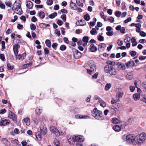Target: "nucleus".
<instances>
[{"instance_id":"nucleus-37","label":"nucleus","mask_w":146,"mask_h":146,"mask_svg":"<svg viewBox=\"0 0 146 146\" xmlns=\"http://www.w3.org/2000/svg\"><path fill=\"white\" fill-rule=\"evenodd\" d=\"M119 101V100L117 98L115 99L113 98L111 101V104H115L118 102Z\"/></svg>"},{"instance_id":"nucleus-34","label":"nucleus","mask_w":146,"mask_h":146,"mask_svg":"<svg viewBox=\"0 0 146 146\" xmlns=\"http://www.w3.org/2000/svg\"><path fill=\"white\" fill-rule=\"evenodd\" d=\"M57 14L56 12H54L53 13L51 14L48 15V17L51 19L54 18L55 17L57 16Z\"/></svg>"},{"instance_id":"nucleus-7","label":"nucleus","mask_w":146,"mask_h":146,"mask_svg":"<svg viewBox=\"0 0 146 146\" xmlns=\"http://www.w3.org/2000/svg\"><path fill=\"white\" fill-rule=\"evenodd\" d=\"M10 122V121L9 120L2 117L1 119L0 122V125L5 126L9 125Z\"/></svg>"},{"instance_id":"nucleus-46","label":"nucleus","mask_w":146,"mask_h":146,"mask_svg":"<svg viewBox=\"0 0 146 146\" xmlns=\"http://www.w3.org/2000/svg\"><path fill=\"white\" fill-rule=\"evenodd\" d=\"M61 18L62 19L64 22H65L66 20V15L65 14H63L61 15Z\"/></svg>"},{"instance_id":"nucleus-22","label":"nucleus","mask_w":146,"mask_h":146,"mask_svg":"<svg viewBox=\"0 0 146 146\" xmlns=\"http://www.w3.org/2000/svg\"><path fill=\"white\" fill-rule=\"evenodd\" d=\"M26 5L29 9H30L33 7V4L31 1H28L27 2Z\"/></svg>"},{"instance_id":"nucleus-64","label":"nucleus","mask_w":146,"mask_h":146,"mask_svg":"<svg viewBox=\"0 0 146 146\" xmlns=\"http://www.w3.org/2000/svg\"><path fill=\"white\" fill-rule=\"evenodd\" d=\"M49 53V51L48 49L47 48H44V53L45 54H48Z\"/></svg>"},{"instance_id":"nucleus-41","label":"nucleus","mask_w":146,"mask_h":146,"mask_svg":"<svg viewBox=\"0 0 146 146\" xmlns=\"http://www.w3.org/2000/svg\"><path fill=\"white\" fill-rule=\"evenodd\" d=\"M84 18L86 21H88L90 19V16L88 14H86L84 16Z\"/></svg>"},{"instance_id":"nucleus-63","label":"nucleus","mask_w":146,"mask_h":146,"mask_svg":"<svg viewBox=\"0 0 146 146\" xmlns=\"http://www.w3.org/2000/svg\"><path fill=\"white\" fill-rule=\"evenodd\" d=\"M31 21H32L35 22L37 21V19L35 16H33L31 19Z\"/></svg>"},{"instance_id":"nucleus-8","label":"nucleus","mask_w":146,"mask_h":146,"mask_svg":"<svg viewBox=\"0 0 146 146\" xmlns=\"http://www.w3.org/2000/svg\"><path fill=\"white\" fill-rule=\"evenodd\" d=\"M40 132L41 134L44 135L47 133V129L44 125H41L40 127Z\"/></svg>"},{"instance_id":"nucleus-45","label":"nucleus","mask_w":146,"mask_h":146,"mask_svg":"<svg viewBox=\"0 0 146 146\" xmlns=\"http://www.w3.org/2000/svg\"><path fill=\"white\" fill-rule=\"evenodd\" d=\"M98 39L100 41H103L104 40V37L101 35H99L97 36Z\"/></svg>"},{"instance_id":"nucleus-42","label":"nucleus","mask_w":146,"mask_h":146,"mask_svg":"<svg viewBox=\"0 0 146 146\" xmlns=\"http://www.w3.org/2000/svg\"><path fill=\"white\" fill-rule=\"evenodd\" d=\"M108 21L111 23H113L115 21L114 18L112 17L108 18Z\"/></svg>"},{"instance_id":"nucleus-62","label":"nucleus","mask_w":146,"mask_h":146,"mask_svg":"<svg viewBox=\"0 0 146 146\" xmlns=\"http://www.w3.org/2000/svg\"><path fill=\"white\" fill-rule=\"evenodd\" d=\"M123 42L119 40H118L117 41V44L120 46L122 45L123 44Z\"/></svg>"},{"instance_id":"nucleus-51","label":"nucleus","mask_w":146,"mask_h":146,"mask_svg":"<svg viewBox=\"0 0 146 146\" xmlns=\"http://www.w3.org/2000/svg\"><path fill=\"white\" fill-rule=\"evenodd\" d=\"M107 63L109 64V65H111L112 66H114L115 65V62H114L111 61H108Z\"/></svg>"},{"instance_id":"nucleus-21","label":"nucleus","mask_w":146,"mask_h":146,"mask_svg":"<svg viewBox=\"0 0 146 146\" xmlns=\"http://www.w3.org/2000/svg\"><path fill=\"white\" fill-rule=\"evenodd\" d=\"M90 46V50L92 52H95L97 50V48L94 46V44H91Z\"/></svg>"},{"instance_id":"nucleus-14","label":"nucleus","mask_w":146,"mask_h":146,"mask_svg":"<svg viewBox=\"0 0 146 146\" xmlns=\"http://www.w3.org/2000/svg\"><path fill=\"white\" fill-rule=\"evenodd\" d=\"M19 47L20 46L17 44L16 45L13 46V50L14 54L15 56L19 52L18 49Z\"/></svg>"},{"instance_id":"nucleus-5","label":"nucleus","mask_w":146,"mask_h":146,"mask_svg":"<svg viewBox=\"0 0 146 146\" xmlns=\"http://www.w3.org/2000/svg\"><path fill=\"white\" fill-rule=\"evenodd\" d=\"M126 140L127 142L132 143L134 144H136V136L132 134H129L127 136Z\"/></svg>"},{"instance_id":"nucleus-15","label":"nucleus","mask_w":146,"mask_h":146,"mask_svg":"<svg viewBox=\"0 0 146 146\" xmlns=\"http://www.w3.org/2000/svg\"><path fill=\"white\" fill-rule=\"evenodd\" d=\"M117 67L118 69L121 70H125L126 69V67L124 64L119 62L117 64Z\"/></svg>"},{"instance_id":"nucleus-1","label":"nucleus","mask_w":146,"mask_h":146,"mask_svg":"<svg viewBox=\"0 0 146 146\" xmlns=\"http://www.w3.org/2000/svg\"><path fill=\"white\" fill-rule=\"evenodd\" d=\"M146 140V133L142 132L136 136V144L141 145L144 143Z\"/></svg>"},{"instance_id":"nucleus-33","label":"nucleus","mask_w":146,"mask_h":146,"mask_svg":"<svg viewBox=\"0 0 146 146\" xmlns=\"http://www.w3.org/2000/svg\"><path fill=\"white\" fill-rule=\"evenodd\" d=\"M38 15L40 17L41 19L44 18L45 16L44 13L42 11L38 13Z\"/></svg>"},{"instance_id":"nucleus-6","label":"nucleus","mask_w":146,"mask_h":146,"mask_svg":"<svg viewBox=\"0 0 146 146\" xmlns=\"http://www.w3.org/2000/svg\"><path fill=\"white\" fill-rule=\"evenodd\" d=\"M72 140L74 142H82L84 141L83 137L81 135H75L73 136Z\"/></svg>"},{"instance_id":"nucleus-50","label":"nucleus","mask_w":146,"mask_h":146,"mask_svg":"<svg viewBox=\"0 0 146 146\" xmlns=\"http://www.w3.org/2000/svg\"><path fill=\"white\" fill-rule=\"evenodd\" d=\"M0 59L3 61L5 60V58L3 54H0Z\"/></svg>"},{"instance_id":"nucleus-43","label":"nucleus","mask_w":146,"mask_h":146,"mask_svg":"<svg viewBox=\"0 0 146 146\" xmlns=\"http://www.w3.org/2000/svg\"><path fill=\"white\" fill-rule=\"evenodd\" d=\"M36 113L37 114H40L41 112V110L39 108H37L35 110Z\"/></svg>"},{"instance_id":"nucleus-32","label":"nucleus","mask_w":146,"mask_h":146,"mask_svg":"<svg viewBox=\"0 0 146 146\" xmlns=\"http://www.w3.org/2000/svg\"><path fill=\"white\" fill-rule=\"evenodd\" d=\"M45 43L48 47L50 48L51 46V42L49 40H46L45 41Z\"/></svg>"},{"instance_id":"nucleus-44","label":"nucleus","mask_w":146,"mask_h":146,"mask_svg":"<svg viewBox=\"0 0 146 146\" xmlns=\"http://www.w3.org/2000/svg\"><path fill=\"white\" fill-rule=\"evenodd\" d=\"M31 29L32 31L35 30L36 28V26L34 24H31L30 25Z\"/></svg>"},{"instance_id":"nucleus-24","label":"nucleus","mask_w":146,"mask_h":146,"mask_svg":"<svg viewBox=\"0 0 146 146\" xmlns=\"http://www.w3.org/2000/svg\"><path fill=\"white\" fill-rule=\"evenodd\" d=\"M131 41L132 43V46H135L137 44V42L135 37H133L131 39Z\"/></svg>"},{"instance_id":"nucleus-2","label":"nucleus","mask_w":146,"mask_h":146,"mask_svg":"<svg viewBox=\"0 0 146 146\" xmlns=\"http://www.w3.org/2000/svg\"><path fill=\"white\" fill-rule=\"evenodd\" d=\"M92 113V116L97 119L102 120L104 119V117L101 115L102 114V112L98 110L97 108H94Z\"/></svg>"},{"instance_id":"nucleus-26","label":"nucleus","mask_w":146,"mask_h":146,"mask_svg":"<svg viewBox=\"0 0 146 146\" xmlns=\"http://www.w3.org/2000/svg\"><path fill=\"white\" fill-rule=\"evenodd\" d=\"M99 102L100 103V105L101 106L103 107H104L106 106V103L102 99H100Z\"/></svg>"},{"instance_id":"nucleus-25","label":"nucleus","mask_w":146,"mask_h":146,"mask_svg":"<svg viewBox=\"0 0 146 146\" xmlns=\"http://www.w3.org/2000/svg\"><path fill=\"white\" fill-rule=\"evenodd\" d=\"M113 129L115 131L119 132L121 130V127L117 125H115L114 126Z\"/></svg>"},{"instance_id":"nucleus-11","label":"nucleus","mask_w":146,"mask_h":146,"mask_svg":"<svg viewBox=\"0 0 146 146\" xmlns=\"http://www.w3.org/2000/svg\"><path fill=\"white\" fill-rule=\"evenodd\" d=\"M74 57L76 59L80 58L81 56V53L77 50L75 49L73 50Z\"/></svg>"},{"instance_id":"nucleus-35","label":"nucleus","mask_w":146,"mask_h":146,"mask_svg":"<svg viewBox=\"0 0 146 146\" xmlns=\"http://www.w3.org/2000/svg\"><path fill=\"white\" fill-rule=\"evenodd\" d=\"M131 39L130 37L129 36L126 37L124 40V41L125 43H127L129 42L131 40Z\"/></svg>"},{"instance_id":"nucleus-31","label":"nucleus","mask_w":146,"mask_h":146,"mask_svg":"<svg viewBox=\"0 0 146 146\" xmlns=\"http://www.w3.org/2000/svg\"><path fill=\"white\" fill-rule=\"evenodd\" d=\"M24 122L27 125H29L30 124V119L29 118L27 117L25 118L24 119Z\"/></svg>"},{"instance_id":"nucleus-17","label":"nucleus","mask_w":146,"mask_h":146,"mask_svg":"<svg viewBox=\"0 0 146 146\" xmlns=\"http://www.w3.org/2000/svg\"><path fill=\"white\" fill-rule=\"evenodd\" d=\"M1 142L5 146H10L11 145L10 142L5 138H3Z\"/></svg>"},{"instance_id":"nucleus-59","label":"nucleus","mask_w":146,"mask_h":146,"mask_svg":"<svg viewBox=\"0 0 146 146\" xmlns=\"http://www.w3.org/2000/svg\"><path fill=\"white\" fill-rule=\"evenodd\" d=\"M57 45L58 44L56 43H54L52 44V46L54 49H56V48Z\"/></svg>"},{"instance_id":"nucleus-48","label":"nucleus","mask_w":146,"mask_h":146,"mask_svg":"<svg viewBox=\"0 0 146 146\" xmlns=\"http://www.w3.org/2000/svg\"><path fill=\"white\" fill-rule=\"evenodd\" d=\"M46 3L48 5L50 6L51 5L53 4V2L52 0H47Z\"/></svg>"},{"instance_id":"nucleus-47","label":"nucleus","mask_w":146,"mask_h":146,"mask_svg":"<svg viewBox=\"0 0 146 146\" xmlns=\"http://www.w3.org/2000/svg\"><path fill=\"white\" fill-rule=\"evenodd\" d=\"M66 48V46L64 45H61L60 48V50L62 51L64 50Z\"/></svg>"},{"instance_id":"nucleus-55","label":"nucleus","mask_w":146,"mask_h":146,"mask_svg":"<svg viewBox=\"0 0 146 146\" xmlns=\"http://www.w3.org/2000/svg\"><path fill=\"white\" fill-rule=\"evenodd\" d=\"M131 17H129L126 20L124 21V22L125 23H127L128 22L131 21Z\"/></svg>"},{"instance_id":"nucleus-49","label":"nucleus","mask_w":146,"mask_h":146,"mask_svg":"<svg viewBox=\"0 0 146 146\" xmlns=\"http://www.w3.org/2000/svg\"><path fill=\"white\" fill-rule=\"evenodd\" d=\"M5 5L9 7H11L12 5L11 2L10 1H6L5 2Z\"/></svg>"},{"instance_id":"nucleus-57","label":"nucleus","mask_w":146,"mask_h":146,"mask_svg":"<svg viewBox=\"0 0 146 146\" xmlns=\"http://www.w3.org/2000/svg\"><path fill=\"white\" fill-rule=\"evenodd\" d=\"M121 32L123 34H124L125 33V29L124 27H123L121 28L120 30Z\"/></svg>"},{"instance_id":"nucleus-30","label":"nucleus","mask_w":146,"mask_h":146,"mask_svg":"<svg viewBox=\"0 0 146 146\" xmlns=\"http://www.w3.org/2000/svg\"><path fill=\"white\" fill-rule=\"evenodd\" d=\"M50 26L49 24H46L44 23H40L39 25V27L41 28H46V27Z\"/></svg>"},{"instance_id":"nucleus-18","label":"nucleus","mask_w":146,"mask_h":146,"mask_svg":"<svg viewBox=\"0 0 146 146\" xmlns=\"http://www.w3.org/2000/svg\"><path fill=\"white\" fill-rule=\"evenodd\" d=\"M76 24L77 25L82 26L86 25V22L84 20H80L76 22Z\"/></svg>"},{"instance_id":"nucleus-29","label":"nucleus","mask_w":146,"mask_h":146,"mask_svg":"<svg viewBox=\"0 0 146 146\" xmlns=\"http://www.w3.org/2000/svg\"><path fill=\"white\" fill-rule=\"evenodd\" d=\"M112 122L113 123L116 124L117 123H118L119 122V120L117 118H113L112 119Z\"/></svg>"},{"instance_id":"nucleus-54","label":"nucleus","mask_w":146,"mask_h":146,"mask_svg":"<svg viewBox=\"0 0 146 146\" xmlns=\"http://www.w3.org/2000/svg\"><path fill=\"white\" fill-rule=\"evenodd\" d=\"M129 90L131 92H133L135 90V88L133 86H129Z\"/></svg>"},{"instance_id":"nucleus-40","label":"nucleus","mask_w":146,"mask_h":146,"mask_svg":"<svg viewBox=\"0 0 146 146\" xmlns=\"http://www.w3.org/2000/svg\"><path fill=\"white\" fill-rule=\"evenodd\" d=\"M130 55L133 57L135 56L136 57H137L138 56V55H136V52L134 51H131L130 52Z\"/></svg>"},{"instance_id":"nucleus-27","label":"nucleus","mask_w":146,"mask_h":146,"mask_svg":"<svg viewBox=\"0 0 146 146\" xmlns=\"http://www.w3.org/2000/svg\"><path fill=\"white\" fill-rule=\"evenodd\" d=\"M90 33L92 35H96L98 33L96 29L95 28H92L91 30L90 31Z\"/></svg>"},{"instance_id":"nucleus-19","label":"nucleus","mask_w":146,"mask_h":146,"mask_svg":"<svg viewBox=\"0 0 146 146\" xmlns=\"http://www.w3.org/2000/svg\"><path fill=\"white\" fill-rule=\"evenodd\" d=\"M135 65V63L133 61H130L126 63V66L127 68L129 67H133Z\"/></svg>"},{"instance_id":"nucleus-28","label":"nucleus","mask_w":146,"mask_h":146,"mask_svg":"<svg viewBox=\"0 0 146 146\" xmlns=\"http://www.w3.org/2000/svg\"><path fill=\"white\" fill-rule=\"evenodd\" d=\"M77 4L79 7H82L83 4L82 3V0H76Z\"/></svg>"},{"instance_id":"nucleus-20","label":"nucleus","mask_w":146,"mask_h":146,"mask_svg":"<svg viewBox=\"0 0 146 146\" xmlns=\"http://www.w3.org/2000/svg\"><path fill=\"white\" fill-rule=\"evenodd\" d=\"M75 118L77 119H88L89 118L88 116H86L85 115H77L75 116Z\"/></svg>"},{"instance_id":"nucleus-10","label":"nucleus","mask_w":146,"mask_h":146,"mask_svg":"<svg viewBox=\"0 0 146 146\" xmlns=\"http://www.w3.org/2000/svg\"><path fill=\"white\" fill-rule=\"evenodd\" d=\"M89 66L92 71H96V67L95 63L92 60L90 61L88 63Z\"/></svg>"},{"instance_id":"nucleus-39","label":"nucleus","mask_w":146,"mask_h":146,"mask_svg":"<svg viewBox=\"0 0 146 146\" xmlns=\"http://www.w3.org/2000/svg\"><path fill=\"white\" fill-rule=\"evenodd\" d=\"M36 136L37 139L39 140L40 141L41 140V135L40 134L38 133L36 134Z\"/></svg>"},{"instance_id":"nucleus-9","label":"nucleus","mask_w":146,"mask_h":146,"mask_svg":"<svg viewBox=\"0 0 146 146\" xmlns=\"http://www.w3.org/2000/svg\"><path fill=\"white\" fill-rule=\"evenodd\" d=\"M50 130L56 136H58L60 135L58 129L54 127L51 126L50 127Z\"/></svg>"},{"instance_id":"nucleus-56","label":"nucleus","mask_w":146,"mask_h":146,"mask_svg":"<svg viewBox=\"0 0 146 146\" xmlns=\"http://www.w3.org/2000/svg\"><path fill=\"white\" fill-rule=\"evenodd\" d=\"M140 35L143 37H145L146 36V34L143 31H141L140 32Z\"/></svg>"},{"instance_id":"nucleus-13","label":"nucleus","mask_w":146,"mask_h":146,"mask_svg":"<svg viewBox=\"0 0 146 146\" xmlns=\"http://www.w3.org/2000/svg\"><path fill=\"white\" fill-rule=\"evenodd\" d=\"M15 56L16 59L23 60L26 57V54L25 53H24L22 54H19L18 55H16Z\"/></svg>"},{"instance_id":"nucleus-16","label":"nucleus","mask_w":146,"mask_h":146,"mask_svg":"<svg viewBox=\"0 0 146 146\" xmlns=\"http://www.w3.org/2000/svg\"><path fill=\"white\" fill-rule=\"evenodd\" d=\"M123 94V92L122 91L118 92L116 94V98H117L119 100V99L122 97Z\"/></svg>"},{"instance_id":"nucleus-52","label":"nucleus","mask_w":146,"mask_h":146,"mask_svg":"<svg viewBox=\"0 0 146 146\" xmlns=\"http://www.w3.org/2000/svg\"><path fill=\"white\" fill-rule=\"evenodd\" d=\"M121 12L119 11H116L115 13V15L117 17H119L121 15Z\"/></svg>"},{"instance_id":"nucleus-36","label":"nucleus","mask_w":146,"mask_h":146,"mask_svg":"<svg viewBox=\"0 0 146 146\" xmlns=\"http://www.w3.org/2000/svg\"><path fill=\"white\" fill-rule=\"evenodd\" d=\"M89 40V37L87 36H84L82 39V41L84 42H88Z\"/></svg>"},{"instance_id":"nucleus-53","label":"nucleus","mask_w":146,"mask_h":146,"mask_svg":"<svg viewBox=\"0 0 146 146\" xmlns=\"http://www.w3.org/2000/svg\"><path fill=\"white\" fill-rule=\"evenodd\" d=\"M7 66L8 70H12L13 69V66H11L10 64L8 63L7 64Z\"/></svg>"},{"instance_id":"nucleus-3","label":"nucleus","mask_w":146,"mask_h":146,"mask_svg":"<svg viewBox=\"0 0 146 146\" xmlns=\"http://www.w3.org/2000/svg\"><path fill=\"white\" fill-rule=\"evenodd\" d=\"M12 9L15 10V13L17 14L21 15L22 14V10L21 8V4L19 2H15Z\"/></svg>"},{"instance_id":"nucleus-58","label":"nucleus","mask_w":146,"mask_h":146,"mask_svg":"<svg viewBox=\"0 0 146 146\" xmlns=\"http://www.w3.org/2000/svg\"><path fill=\"white\" fill-rule=\"evenodd\" d=\"M107 35L108 36H111L113 35V31H108L106 32Z\"/></svg>"},{"instance_id":"nucleus-61","label":"nucleus","mask_w":146,"mask_h":146,"mask_svg":"<svg viewBox=\"0 0 146 146\" xmlns=\"http://www.w3.org/2000/svg\"><path fill=\"white\" fill-rule=\"evenodd\" d=\"M98 72H96L93 76H92V78L93 79H96L98 77Z\"/></svg>"},{"instance_id":"nucleus-12","label":"nucleus","mask_w":146,"mask_h":146,"mask_svg":"<svg viewBox=\"0 0 146 146\" xmlns=\"http://www.w3.org/2000/svg\"><path fill=\"white\" fill-rule=\"evenodd\" d=\"M8 116L9 118L12 119L13 121H16L17 120V117L16 115L10 111H9L8 113Z\"/></svg>"},{"instance_id":"nucleus-38","label":"nucleus","mask_w":146,"mask_h":146,"mask_svg":"<svg viewBox=\"0 0 146 146\" xmlns=\"http://www.w3.org/2000/svg\"><path fill=\"white\" fill-rule=\"evenodd\" d=\"M111 87V84L110 83L107 84L105 86V90L106 91H108L110 88Z\"/></svg>"},{"instance_id":"nucleus-60","label":"nucleus","mask_w":146,"mask_h":146,"mask_svg":"<svg viewBox=\"0 0 146 146\" xmlns=\"http://www.w3.org/2000/svg\"><path fill=\"white\" fill-rule=\"evenodd\" d=\"M11 142L12 143L14 144L15 145H17L18 143V140L15 139L12 140Z\"/></svg>"},{"instance_id":"nucleus-23","label":"nucleus","mask_w":146,"mask_h":146,"mask_svg":"<svg viewBox=\"0 0 146 146\" xmlns=\"http://www.w3.org/2000/svg\"><path fill=\"white\" fill-rule=\"evenodd\" d=\"M133 97L135 101H137L140 98V94L138 93L135 94L133 95Z\"/></svg>"},{"instance_id":"nucleus-4","label":"nucleus","mask_w":146,"mask_h":146,"mask_svg":"<svg viewBox=\"0 0 146 146\" xmlns=\"http://www.w3.org/2000/svg\"><path fill=\"white\" fill-rule=\"evenodd\" d=\"M104 71L105 72L109 73L111 75H115L117 73L116 70L112 66L107 65L104 67Z\"/></svg>"}]
</instances>
